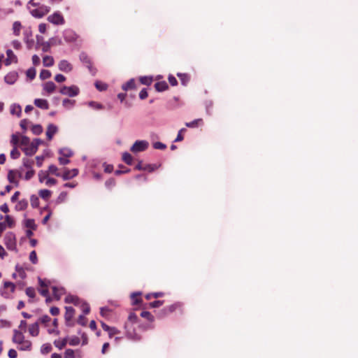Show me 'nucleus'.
<instances>
[{
    "label": "nucleus",
    "mask_w": 358,
    "mask_h": 358,
    "mask_svg": "<svg viewBox=\"0 0 358 358\" xmlns=\"http://www.w3.org/2000/svg\"><path fill=\"white\" fill-rule=\"evenodd\" d=\"M138 318V316L134 313H131L128 317V321L125 323V329L127 331V334L129 338L134 339V340H139L140 336L136 334L134 331H131L132 329V324L134 323H136Z\"/></svg>",
    "instance_id": "nucleus-1"
},
{
    "label": "nucleus",
    "mask_w": 358,
    "mask_h": 358,
    "mask_svg": "<svg viewBox=\"0 0 358 358\" xmlns=\"http://www.w3.org/2000/svg\"><path fill=\"white\" fill-rule=\"evenodd\" d=\"M180 306L181 305L180 303H175L173 304H171L159 310L157 314V316L159 318H164L170 315L171 313L175 312L177 309L180 308Z\"/></svg>",
    "instance_id": "nucleus-2"
},
{
    "label": "nucleus",
    "mask_w": 358,
    "mask_h": 358,
    "mask_svg": "<svg viewBox=\"0 0 358 358\" xmlns=\"http://www.w3.org/2000/svg\"><path fill=\"white\" fill-rule=\"evenodd\" d=\"M80 60L86 66L89 71L92 75L96 74V69L93 66V62H92L90 57L85 52L80 53Z\"/></svg>",
    "instance_id": "nucleus-3"
},
{
    "label": "nucleus",
    "mask_w": 358,
    "mask_h": 358,
    "mask_svg": "<svg viewBox=\"0 0 358 358\" xmlns=\"http://www.w3.org/2000/svg\"><path fill=\"white\" fill-rule=\"evenodd\" d=\"M16 286L17 285L13 282L5 281L1 293L2 296L6 299L10 298L11 294L15 292Z\"/></svg>",
    "instance_id": "nucleus-4"
},
{
    "label": "nucleus",
    "mask_w": 358,
    "mask_h": 358,
    "mask_svg": "<svg viewBox=\"0 0 358 358\" xmlns=\"http://www.w3.org/2000/svg\"><path fill=\"white\" fill-rule=\"evenodd\" d=\"M50 10V8L48 6L41 5L38 8L33 9L30 11L32 16L36 18H41L47 15Z\"/></svg>",
    "instance_id": "nucleus-5"
},
{
    "label": "nucleus",
    "mask_w": 358,
    "mask_h": 358,
    "mask_svg": "<svg viewBox=\"0 0 358 358\" xmlns=\"http://www.w3.org/2000/svg\"><path fill=\"white\" fill-rule=\"evenodd\" d=\"M4 244L10 250H14L16 248L15 236L12 232H8L4 237Z\"/></svg>",
    "instance_id": "nucleus-6"
},
{
    "label": "nucleus",
    "mask_w": 358,
    "mask_h": 358,
    "mask_svg": "<svg viewBox=\"0 0 358 358\" xmlns=\"http://www.w3.org/2000/svg\"><path fill=\"white\" fill-rule=\"evenodd\" d=\"M79 88L76 85H72L70 87L64 86L59 90V92L62 94L68 95L71 97L77 96L79 94Z\"/></svg>",
    "instance_id": "nucleus-7"
},
{
    "label": "nucleus",
    "mask_w": 358,
    "mask_h": 358,
    "mask_svg": "<svg viewBox=\"0 0 358 358\" xmlns=\"http://www.w3.org/2000/svg\"><path fill=\"white\" fill-rule=\"evenodd\" d=\"M48 20L55 25H62L65 23L63 15L59 12H55L48 17Z\"/></svg>",
    "instance_id": "nucleus-8"
},
{
    "label": "nucleus",
    "mask_w": 358,
    "mask_h": 358,
    "mask_svg": "<svg viewBox=\"0 0 358 358\" xmlns=\"http://www.w3.org/2000/svg\"><path fill=\"white\" fill-rule=\"evenodd\" d=\"M148 147V143L145 141H136L131 148L133 152H139L145 150Z\"/></svg>",
    "instance_id": "nucleus-9"
},
{
    "label": "nucleus",
    "mask_w": 358,
    "mask_h": 358,
    "mask_svg": "<svg viewBox=\"0 0 358 358\" xmlns=\"http://www.w3.org/2000/svg\"><path fill=\"white\" fill-rule=\"evenodd\" d=\"M157 169V166L155 164H144L141 161L136 165L135 169L138 171H148L152 172Z\"/></svg>",
    "instance_id": "nucleus-10"
},
{
    "label": "nucleus",
    "mask_w": 358,
    "mask_h": 358,
    "mask_svg": "<svg viewBox=\"0 0 358 358\" xmlns=\"http://www.w3.org/2000/svg\"><path fill=\"white\" fill-rule=\"evenodd\" d=\"M64 38L66 42H74L78 38L76 33L71 29H66L64 31Z\"/></svg>",
    "instance_id": "nucleus-11"
},
{
    "label": "nucleus",
    "mask_w": 358,
    "mask_h": 358,
    "mask_svg": "<svg viewBox=\"0 0 358 358\" xmlns=\"http://www.w3.org/2000/svg\"><path fill=\"white\" fill-rule=\"evenodd\" d=\"M38 150V144H35L34 142L31 143L27 147L23 149V151L26 155L31 156L34 155Z\"/></svg>",
    "instance_id": "nucleus-12"
},
{
    "label": "nucleus",
    "mask_w": 358,
    "mask_h": 358,
    "mask_svg": "<svg viewBox=\"0 0 358 358\" xmlns=\"http://www.w3.org/2000/svg\"><path fill=\"white\" fill-rule=\"evenodd\" d=\"M78 174V170L76 169H73L71 170L65 169L63 174H62V178L64 180H69L74 177H76Z\"/></svg>",
    "instance_id": "nucleus-13"
},
{
    "label": "nucleus",
    "mask_w": 358,
    "mask_h": 358,
    "mask_svg": "<svg viewBox=\"0 0 358 358\" xmlns=\"http://www.w3.org/2000/svg\"><path fill=\"white\" fill-rule=\"evenodd\" d=\"M18 74L16 71L9 72L5 77L4 80L7 84L13 85L17 80Z\"/></svg>",
    "instance_id": "nucleus-14"
},
{
    "label": "nucleus",
    "mask_w": 358,
    "mask_h": 358,
    "mask_svg": "<svg viewBox=\"0 0 358 358\" xmlns=\"http://www.w3.org/2000/svg\"><path fill=\"white\" fill-rule=\"evenodd\" d=\"M58 67L60 71L66 73L71 71L73 69L72 65L66 60L60 61L58 64Z\"/></svg>",
    "instance_id": "nucleus-15"
},
{
    "label": "nucleus",
    "mask_w": 358,
    "mask_h": 358,
    "mask_svg": "<svg viewBox=\"0 0 358 358\" xmlns=\"http://www.w3.org/2000/svg\"><path fill=\"white\" fill-rule=\"evenodd\" d=\"M58 128L53 124H50L48 126L46 131V136L48 140L51 141L53 138V136L57 132Z\"/></svg>",
    "instance_id": "nucleus-16"
},
{
    "label": "nucleus",
    "mask_w": 358,
    "mask_h": 358,
    "mask_svg": "<svg viewBox=\"0 0 358 358\" xmlns=\"http://www.w3.org/2000/svg\"><path fill=\"white\" fill-rule=\"evenodd\" d=\"M7 58L4 61L5 65L8 66L11 63H16L17 59V57L15 55L13 52L11 50H8L6 51Z\"/></svg>",
    "instance_id": "nucleus-17"
},
{
    "label": "nucleus",
    "mask_w": 358,
    "mask_h": 358,
    "mask_svg": "<svg viewBox=\"0 0 358 358\" xmlns=\"http://www.w3.org/2000/svg\"><path fill=\"white\" fill-rule=\"evenodd\" d=\"M13 333H14V335H13V337L12 339L13 343L19 345V344H21L22 342L25 340L24 336L21 331L15 329L13 331Z\"/></svg>",
    "instance_id": "nucleus-18"
},
{
    "label": "nucleus",
    "mask_w": 358,
    "mask_h": 358,
    "mask_svg": "<svg viewBox=\"0 0 358 358\" xmlns=\"http://www.w3.org/2000/svg\"><path fill=\"white\" fill-rule=\"evenodd\" d=\"M34 104L38 108L41 109L48 110L49 108V103L47 100L43 99H36Z\"/></svg>",
    "instance_id": "nucleus-19"
},
{
    "label": "nucleus",
    "mask_w": 358,
    "mask_h": 358,
    "mask_svg": "<svg viewBox=\"0 0 358 358\" xmlns=\"http://www.w3.org/2000/svg\"><path fill=\"white\" fill-rule=\"evenodd\" d=\"M64 301L66 303H73L75 306H79L81 301L78 296L69 294L66 296Z\"/></svg>",
    "instance_id": "nucleus-20"
},
{
    "label": "nucleus",
    "mask_w": 358,
    "mask_h": 358,
    "mask_svg": "<svg viewBox=\"0 0 358 358\" xmlns=\"http://www.w3.org/2000/svg\"><path fill=\"white\" fill-rule=\"evenodd\" d=\"M52 293L57 300H59L62 295L65 294V289L63 287H52Z\"/></svg>",
    "instance_id": "nucleus-21"
},
{
    "label": "nucleus",
    "mask_w": 358,
    "mask_h": 358,
    "mask_svg": "<svg viewBox=\"0 0 358 358\" xmlns=\"http://www.w3.org/2000/svg\"><path fill=\"white\" fill-rule=\"evenodd\" d=\"M64 318L66 322H69L72 320L75 314V310L71 306L65 307Z\"/></svg>",
    "instance_id": "nucleus-22"
},
{
    "label": "nucleus",
    "mask_w": 358,
    "mask_h": 358,
    "mask_svg": "<svg viewBox=\"0 0 358 358\" xmlns=\"http://www.w3.org/2000/svg\"><path fill=\"white\" fill-rule=\"evenodd\" d=\"M29 332L32 336H37L39 334V324L38 322H35L31 324L29 327Z\"/></svg>",
    "instance_id": "nucleus-23"
},
{
    "label": "nucleus",
    "mask_w": 358,
    "mask_h": 358,
    "mask_svg": "<svg viewBox=\"0 0 358 358\" xmlns=\"http://www.w3.org/2000/svg\"><path fill=\"white\" fill-rule=\"evenodd\" d=\"M55 89L56 85L52 81L47 82L43 85V90H45L48 94L54 92Z\"/></svg>",
    "instance_id": "nucleus-24"
},
{
    "label": "nucleus",
    "mask_w": 358,
    "mask_h": 358,
    "mask_svg": "<svg viewBox=\"0 0 358 358\" xmlns=\"http://www.w3.org/2000/svg\"><path fill=\"white\" fill-rule=\"evenodd\" d=\"M203 124V119H201V118L196 119L192 122L185 123L186 127H189V128H196V127H198Z\"/></svg>",
    "instance_id": "nucleus-25"
},
{
    "label": "nucleus",
    "mask_w": 358,
    "mask_h": 358,
    "mask_svg": "<svg viewBox=\"0 0 358 358\" xmlns=\"http://www.w3.org/2000/svg\"><path fill=\"white\" fill-rule=\"evenodd\" d=\"M155 88L157 92H164L169 88V86L166 81H160L155 84Z\"/></svg>",
    "instance_id": "nucleus-26"
},
{
    "label": "nucleus",
    "mask_w": 358,
    "mask_h": 358,
    "mask_svg": "<svg viewBox=\"0 0 358 358\" xmlns=\"http://www.w3.org/2000/svg\"><path fill=\"white\" fill-rule=\"evenodd\" d=\"M28 206V202L26 199H22L17 202L15 205V209L17 211H21L25 210Z\"/></svg>",
    "instance_id": "nucleus-27"
},
{
    "label": "nucleus",
    "mask_w": 358,
    "mask_h": 358,
    "mask_svg": "<svg viewBox=\"0 0 358 358\" xmlns=\"http://www.w3.org/2000/svg\"><path fill=\"white\" fill-rule=\"evenodd\" d=\"M20 350H30L31 348V342L28 340H24L17 347Z\"/></svg>",
    "instance_id": "nucleus-28"
},
{
    "label": "nucleus",
    "mask_w": 358,
    "mask_h": 358,
    "mask_svg": "<svg viewBox=\"0 0 358 358\" xmlns=\"http://www.w3.org/2000/svg\"><path fill=\"white\" fill-rule=\"evenodd\" d=\"M8 180L10 183L15 184L16 187L19 185V180L17 179V176L15 175L14 171L10 170L8 173Z\"/></svg>",
    "instance_id": "nucleus-29"
},
{
    "label": "nucleus",
    "mask_w": 358,
    "mask_h": 358,
    "mask_svg": "<svg viewBox=\"0 0 358 358\" xmlns=\"http://www.w3.org/2000/svg\"><path fill=\"white\" fill-rule=\"evenodd\" d=\"M177 76L179 78L180 83L182 85H187L190 80V76L187 73H178Z\"/></svg>",
    "instance_id": "nucleus-30"
},
{
    "label": "nucleus",
    "mask_w": 358,
    "mask_h": 358,
    "mask_svg": "<svg viewBox=\"0 0 358 358\" xmlns=\"http://www.w3.org/2000/svg\"><path fill=\"white\" fill-rule=\"evenodd\" d=\"M10 113L12 115H17L18 117H20L21 113H22L21 106L17 104H13L10 106Z\"/></svg>",
    "instance_id": "nucleus-31"
},
{
    "label": "nucleus",
    "mask_w": 358,
    "mask_h": 358,
    "mask_svg": "<svg viewBox=\"0 0 358 358\" xmlns=\"http://www.w3.org/2000/svg\"><path fill=\"white\" fill-rule=\"evenodd\" d=\"M68 339L67 338H64L63 339H58L54 341V345L59 350L63 349L67 343Z\"/></svg>",
    "instance_id": "nucleus-32"
},
{
    "label": "nucleus",
    "mask_w": 358,
    "mask_h": 358,
    "mask_svg": "<svg viewBox=\"0 0 358 358\" xmlns=\"http://www.w3.org/2000/svg\"><path fill=\"white\" fill-rule=\"evenodd\" d=\"M136 87V82L134 79H130L129 81H127L126 83H124L122 88L124 91H127L129 90H132Z\"/></svg>",
    "instance_id": "nucleus-33"
},
{
    "label": "nucleus",
    "mask_w": 358,
    "mask_h": 358,
    "mask_svg": "<svg viewBox=\"0 0 358 358\" xmlns=\"http://www.w3.org/2000/svg\"><path fill=\"white\" fill-rule=\"evenodd\" d=\"M141 293L140 292H136L133 293L131 295V299L132 300V303L134 305H138L142 302V299L141 298Z\"/></svg>",
    "instance_id": "nucleus-34"
},
{
    "label": "nucleus",
    "mask_w": 358,
    "mask_h": 358,
    "mask_svg": "<svg viewBox=\"0 0 358 358\" xmlns=\"http://www.w3.org/2000/svg\"><path fill=\"white\" fill-rule=\"evenodd\" d=\"M51 318L48 315H45L39 317L37 322H38V324H43L45 327H48Z\"/></svg>",
    "instance_id": "nucleus-35"
},
{
    "label": "nucleus",
    "mask_w": 358,
    "mask_h": 358,
    "mask_svg": "<svg viewBox=\"0 0 358 358\" xmlns=\"http://www.w3.org/2000/svg\"><path fill=\"white\" fill-rule=\"evenodd\" d=\"M21 29H22L21 23L18 21H15L13 24V34L15 36H19L20 34Z\"/></svg>",
    "instance_id": "nucleus-36"
},
{
    "label": "nucleus",
    "mask_w": 358,
    "mask_h": 358,
    "mask_svg": "<svg viewBox=\"0 0 358 358\" xmlns=\"http://www.w3.org/2000/svg\"><path fill=\"white\" fill-rule=\"evenodd\" d=\"M43 64L45 66L50 67L54 64V59L51 56H45L43 58Z\"/></svg>",
    "instance_id": "nucleus-37"
},
{
    "label": "nucleus",
    "mask_w": 358,
    "mask_h": 358,
    "mask_svg": "<svg viewBox=\"0 0 358 358\" xmlns=\"http://www.w3.org/2000/svg\"><path fill=\"white\" fill-rule=\"evenodd\" d=\"M48 173L55 175L57 177H62V174L58 171V168L53 164L49 166Z\"/></svg>",
    "instance_id": "nucleus-38"
},
{
    "label": "nucleus",
    "mask_w": 358,
    "mask_h": 358,
    "mask_svg": "<svg viewBox=\"0 0 358 358\" xmlns=\"http://www.w3.org/2000/svg\"><path fill=\"white\" fill-rule=\"evenodd\" d=\"M39 196L44 200H48L51 196L52 192L48 189H41L38 192Z\"/></svg>",
    "instance_id": "nucleus-39"
},
{
    "label": "nucleus",
    "mask_w": 358,
    "mask_h": 358,
    "mask_svg": "<svg viewBox=\"0 0 358 358\" xmlns=\"http://www.w3.org/2000/svg\"><path fill=\"white\" fill-rule=\"evenodd\" d=\"M52 350V347L50 343H45L41 348V352L43 355H47Z\"/></svg>",
    "instance_id": "nucleus-40"
},
{
    "label": "nucleus",
    "mask_w": 358,
    "mask_h": 358,
    "mask_svg": "<svg viewBox=\"0 0 358 358\" xmlns=\"http://www.w3.org/2000/svg\"><path fill=\"white\" fill-rule=\"evenodd\" d=\"M122 160L128 165H131L133 162V157L132 156L128 153L124 152L122 155Z\"/></svg>",
    "instance_id": "nucleus-41"
},
{
    "label": "nucleus",
    "mask_w": 358,
    "mask_h": 358,
    "mask_svg": "<svg viewBox=\"0 0 358 358\" xmlns=\"http://www.w3.org/2000/svg\"><path fill=\"white\" fill-rule=\"evenodd\" d=\"M95 87L99 91L102 92L107 90L108 85L101 81H96L95 83Z\"/></svg>",
    "instance_id": "nucleus-42"
},
{
    "label": "nucleus",
    "mask_w": 358,
    "mask_h": 358,
    "mask_svg": "<svg viewBox=\"0 0 358 358\" xmlns=\"http://www.w3.org/2000/svg\"><path fill=\"white\" fill-rule=\"evenodd\" d=\"M64 358H76V350L66 349L64 352Z\"/></svg>",
    "instance_id": "nucleus-43"
},
{
    "label": "nucleus",
    "mask_w": 358,
    "mask_h": 358,
    "mask_svg": "<svg viewBox=\"0 0 358 358\" xmlns=\"http://www.w3.org/2000/svg\"><path fill=\"white\" fill-rule=\"evenodd\" d=\"M88 105L89 106L95 110H101L104 108V106L101 103L96 101H90L88 103Z\"/></svg>",
    "instance_id": "nucleus-44"
},
{
    "label": "nucleus",
    "mask_w": 358,
    "mask_h": 358,
    "mask_svg": "<svg viewBox=\"0 0 358 358\" xmlns=\"http://www.w3.org/2000/svg\"><path fill=\"white\" fill-rule=\"evenodd\" d=\"M25 227L29 228V229L35 230L36 229V225L35 224L34 220H33V219H27V220H26V221H25Z\"/></svg>",
    "instance_id": "nucleus-45"
},
{
    "label": "nucleus",
    "mask_w": 358,
    "mask_h": 358,
    "mask_svg": "<svg viewBox=\"0 0 358 358\" xmlns=\"http://www.w3.org/2000/svg\"><path fill=\"white\" fill-rule=\"evenodd\" d=\"M30 203L33 208H37L39 206V199L37 196L31 195L30 197Z\"/></svg>",
    "instance_id": "nucleus-46"
},
{
    "label": "nucleus",
    "mask_w": 358,
    "mask_h": 358,
    "mask_svg": "<svg viewBox=\"0 0 358 358\" xmlns=\"http://www.w3.org/2000/svg\"><path fill=\"white\" fill-rule=\"evenodd\" d=\"M5 222L6 223L7 226L9 228H13L15 226V220L13 217H11L10 215H6L5 217Z\"/></svg>",
    "instance_id": "nucleus-47"
},
{
    "label": "nucleus",
    "mask_w": 358,
    "mask_h": 358,
    "mask_svg": "<svg viewBox=\"0 0 358 358\" xmlns=\"http://www.w3.org/2000/svg\"><path fill=\"white\" fill-rule=\"evenodd\" d=\"M39 76L41 80L48 79L50 78L51 72L48 70L43 69L41 71Z\"/></svg>",
    "instance_id": "nucleus-48"
},
{
    "label": "nucleus",
    "mask_w": 358,
    "mask_h": 358,
    "mask_svg": "<svg viewBox=\"0 0 358 358\" xmlns=\"http://www.w3.org/2000/svg\"><path fill=\"white\" fill-rule=\"evenodd\" d=\"M31 131L35 135H39L43 132V127L40 124H35L32 127Z\"/></svg>",
    "instance_id": "nucleus-49"
},
{
    "label": "nucleus",
    "mask_w": 358,
    "mask_h": 358,
    "mask_svg": "<svg viewBox=\"0 0 358 358\" xmlns=\"http://www.w3.org/2000/svg\"><path fill=\"white\" fill-rule=\"evenodd\" d=\"M74 103H75V100H71V99H65L62 101V105L66 108H71L74 105Z\"/></svg>",
    "instance_id": "nucleus-50"
},
{
    "label": "nucleus",
    "mask_w": 358,
    "mask_h": 358,
    "mask_svg": "<svg viewBox=\"0 0 358 358\" xmlns=\"http://www.w3.org/2000/svg\"><path fill=\"white\" fill-rule=\"evenodd\" d=\"M141 316L149 320L150 322L154 321V316L148 311H143L141 313Z\"/></svg>",
    "instance_id": "nucleus-51"
},
{
    "label": "nucleus",
    "mask_w": 358,
    "mask_h": 358,
    "mask_svg": "<svg viewBox=\"0 0 358 358\" xmlns=\"http://www.w3.org/2000/svg\"><path fill=\"white\" fill-rule=\"evenodd\" d=\"M79 306H80L81 309H82L83 312L84 313V314L87 315L90 313V307L88 303H87L85 302L80 301V304Z\"/></svg>",
    "instance_id": "nucleus-52"
},
{
    "label": "nucleus",
    "mask_w": 358,
    "mask_h": 358,
    "mask_svg": "<svg viewBox=\"0 0 358 358\" xmlns=\"http://www.w3.org/2000/svg\"><path fill=\"white\" fill-rule=\"evenodd\" d=\"M59 154L65 157H70L73 155L72 151L67 148L61 149L59 150Z\"/></svg>",
    "instance_id": "nucleus-53"
},
{
    "label": "nucleus",
    "mask_w": 358,
    "mask_h": 358,
    "mask_svg": "<svg viewBox=\"0 0 358 358\" xmlns=\"http://www.w3.org/2000/svg\"><path fill=\"white\" fill-rule=\"evenodd\" d=\"M36 72L34 68H30L26 72L27 78H29L30 80H33L36 77Z\"/></svg>",
    "instance_id": "nucleus-54"
},
{
    "label": "nucleus",
    "mask_w": 358,
    "mask_h": 358,
    "mask_svg": "<svg viewBox=\"0 0 358 358\" xmlns=\"http://www.w3.org/2000/svg\"><path fill=\"white\" fill-rule=\"evenodd\" d=\"M26 294L31 299H34L36 296V292L34 287H27L25 290Z\"/></svg>",
    "instance_id": "nucleus-55"
},
{
    "label": "nucleus",
    "mask_w": 358,
    "mask_h": 358,
    "mask_svg": "<svg viewBox=\"0 0 358 358\" xmlns=\"http://www.w3.org/2000/svg\"><path fill=\"white\" fill-rule=\"evenodd\" d=\"M20 156V152L17 150V147H13V150L10 152V157L12 159H18Z\"/></svg>",
    "instance_id": "nucleus-56"
},
{
    "label": "nucleus",
    "mask_w": 358,
    "mask_h": 358,
    "mask_svg": "<svg viewBox=\"0 0 358 358\" xmlns=\"http://www.w3.org/2000/svg\"><path fill=\"white\" fill-rule=\"evenodd\" d=\"M66 197H67L66 192H61L56 200L57 203H63L66 200Z\"/></svg>",
    "instance_id": "nucleus-57"
},
{
    "label": "nucleus",
    "mask_w": 358,
    "mask_h": 358,
    "mask_svg": "<svg viewBox=\"0 0 358 358\" xmlns=\"http://www.w3.org/2000/svg\"><path fill=\"white\" fill-rule=\"evenodd\" d=\"M80 342V340L78 336H73L69 339V344L71 346H76L79 345Z\"/></svg>",
    "instance_id": "nucleus-58"
},
{
    "label": "nucleus",
    "mask_w": 358,
    "mask_h": 358,
    "mask_svg": "<svg viewBox=\"0 0 358 358\" xmlns=\"http://www.w3.org/2000/svg\"><path fill=\"white\" fill-rule=\"evenodd\" d=\"M140 81L142 84L145 85H150L152 82V78L148 76L141 77Z\"/></svg>",
    "instance_id": "nucleus-59"
},
{
    "label": "nucleus",
    "mask_w": 358,
    "mask_h": 358,
    "mask_svg": "<svg viewBox=\"0 0 358 358\" xmlns=\"http://www.w3.org/2000/svg\"><path fill=\"white\" fill-rule=\"evenodd\" d=\"M22 161H23V165L24 167L31 169V167L34 164V161L32 159L24 158Z\"/></svg>",
    "instance_id": "nucleus-60"
},
{
    "label": "nucleus",
    "mask_w": 358,
    "mask_h": 358,
    "mask_svg": "<svg viewBox=\"0 0 358 358\" xmlns=\"http://www.w3.org/2000/svg\"><path fill=\"white\" fill-rule=\"evenodd\" d=\"M29 260L34 264H36L38 262L37 255L35 250H33L29 254Z\"/></svg>",
    "instance_id": "nucleus-61"
},
{
    "label": "nucleus",
    "mask_w": 358,
    "mask_h": 358,
    "mask_svg": "<svg viewBox=\"0 0 358 358\" xmlns=\"http://www.w3.org/2000/svg\"><path fill=\"white\" fill-rule=\"evenodd\" d=\"M19 142L20 138L16 134H13L11 136L10 143L13 145V147H17Z\"/></svg>",
    "instance_id": "nucleus-62"
},
{
    "label": "nucleus",
    "mask_w": 358,
    "mask_h": 358,
    "mask_svg": "<svg viewBox=\"0 0 358 358\" xmlns=\"http://www.w3.org/2000/svg\"><path fill=\"white\" fill-rule=\"evenodd\" d=\"M164 301H161V300H157V301H155L153 302H151L150 303V307L151 308H159L160 306H162L163 304H164Z\"/></svg>",
    "instance_id": "nucleus-63"
},
{
    "label": "nucleus",
    "mask_w": 358,
    "mask_h": 358,
    "mask_svg": "<svg viewBox=\"0 0 358 358\" xmlns=\"http://www.w3.org/2000/svg\"><path fill=\"white\" fill-rule=\"evenodd\" d=\"M153 148L157 150H164L166 145L161 142H155L153 143Z\"/></svg>",
    "instance_id": "nucleus-64"
}]
</instances>
